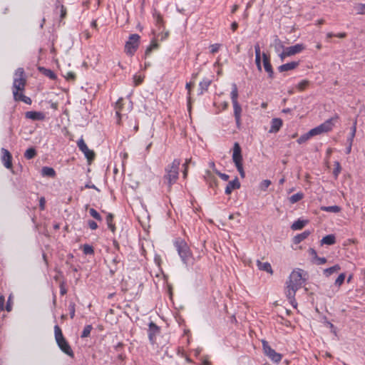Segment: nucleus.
Wrapping results in <instances>:
<instances>
[{"label":"nucleus","mask_w":365,"mask_h":365,"mask_svg":"<svg viewBox=\"0 0 365 365\" xmlns=\"http://www.w3.org/2000/svg\"><path fill=\"white\" fill-rule=\"evenodd\" d=\"M333 120L334 118L328 119L321 125L311 129L309 130V135L313 137L314 135H320L322 133H327L331 130L334 126Z\"/></svg>","instance_id":"obj_6"},{"label":"nucleus","mask_w":365,"mask_h":365,"mask_svg":"<svg viewBox=\"0 0 365 365\" xmlns=\"http://www.w3.org/2000/svg\"><path fill=\"white\" fill-rule=\"evenodd\" d=\"M270 185H271V181L269 180H264L260 183V188L262 190H265Z\"/></svg>","instance_id":"obj_49"},{"label":"nucleus","mask_w":365,"mask_h":365,"mask_svg":"<svg viewBox=\"0 0 365 365\" xmlns=\"http://www.w3.org/2000/svg\"><path fill=\"white\" fill-rule=\"evenodd\" d=\"M120 263V259L118 256H115L112 259L111 264L113 265V267L111 264L110 265V272L112 273V274H113L115 272V271L117 270V265Z\"/></svg>","instance_id":"obj_27"},{"label":"nucleus","mask_w":365,"mask_h":365,"mask_svg":"<svg viewBox=\"0 0 365 365\" xmlns=\"http://www.w3.org/2000/svg\"><path fill=\"white\" fill-rule=\"evenodd\" d=\"M257 266L259 270L265 271L269 274L273 273L271 264L267 262H262L260 260L258 259L257 260Z\"/></svg>","instance_id":"obj_21"},{"label":"nucleus","mask_w":365,"mask_h":365,"mask_svg":"<svg viewBox=\"0 0 365 365\" xmlns=\"http://www.w3.org/2000/svg\"><path fill=\"white\" fill-rule=\"evenodd\" d=\"M315 260L317 261V264H324L327 262V259L325 257H317Z\"/></svg>","instance_id":"obj_57"},{"label":"nucleus","mask_w":365,"mask_h":365,"mask_svg":"<svg viewBox=\"0 0 365 365\" xmlns=\"http://www.w3.org/2000/svg\"><path fill=\"white\" fill-rule=\"evenodd\" d=\"M88 224L89 227L93 230H96L98 228L97 223L96 222H94L93 220H89L88 222Z\"/></svg>","instance_id":"obj_54"},{"label":"nucleus","mask_w":365,"mask_h":365,"mask_svg":"<svg viewBox=\"0 0 365 365\" xmlns=\"http://www.w3.org/2000/svg\"><path fill=\"white\" fill-rule=\"evenodd\" d=\"M157 46H158V45H157V43H152V44L150 46V47L147 48V50H146V53H150V52L151 51V50H152L153 48H156V47H157Z\"/></svg>","instance_id":"obj_61"},{"label":"nucleus","mask_w":365,"mask_h":365,"mask_svg":"<svg viewBox=\"0 0 365 365\" xmlns=\"http://www.w3.org/2000/svg\"><path fill=\"white\" fill-rule=\"evenodd\" d=\"M232 160L235 165L242 163V156L241 154V148L238 143H235L233 148Z\"/></svg>","instance_id":"obj_11"},{"label":"nucleus","mask_w":365,"mask_h":365,"mask_svg":"<svg viewBox=\"0 0 365 365\" xmlns=\"http://www.w3.org/2000/svg\"><path fill=\"white\" fill-rule=\"evenodd\" d=\"M255 63L257 67L258 71H262L261 66V51L259 43H256L255 45Z\"/></svg>","instance_id":"obj_20"},{"label":"nucleus","mask_w":365,"mask_h":365,"mask_svg":"<svg viewBox=\"0 0 365 365\" xmlns=\"http://www.w3.org/2000/svg\"><path fill=\"white\" fill-rule=\"evenodd\" d=\"M282 125V120L280 118H273L271 122V127L269 130L270 133H274L279 130Z\"/></svg>","instance_id":"obj_18"},{"label":"nucleus","mask_w":365,"mask_h":365,"mask_svg":"<svg viewBox=\"0 0 365 365\" xmlns=\"http://www.w3.org/2000/svg\"><path fill=\"white\" fill-rule=\"evenodd\" d=\"M262 342L264 354L273 362L279 363L282 360V355L272 349L267 341L262 340Z\"/></svg>","instance_id":"obj_8"},{"label":"nucleus","mask_w":365,"mask_h":365,"mask_svg":"<svg viewBox=\"0 0 365 365\" xmlns=\"http://www.w3.org/2000/svg\"><path fill=\"white\" fill-rule=\"evenodd\" d=\"M304 271L300 269L293 270L286 283L284 293L289 303L296 308L297 303L295 299L296 292L302 287L305 279L303 277Z\"/></svg>","instance_id":"obj_1"},{"label":"nucleus","mask_w":365,"mask_h":365,"mask_svg":"<svg viewBox=\"0 0 365 365\" xmlns=\"http://www.w3.org/2000/svg\"><path fill=\"white\" fill-rule=\"evenodd\" d=\"M238 27V24L237 22H233L232 24H231V29L233 31H235L237 30Z\"/></svg>","instance_id":"obj_64"},{"label":"nucleus","mask_w":365,"mask_h":365,"mask_svg":"<svg viewBox=\"0 0 365 365\" xmlns=\"http://www.w3.org/2000/svg\"><path fill=\"white\" fill-rule=\"evenodd\" d=\"M307 223L308 220L299 219L292 225L291 228L293 230H302Z\"/></svg>","instance_id":"obj_23"},{"label":"nucleus","mask_w":365,"mask_h":365,"mask_svg":"<svg viewBox=\"0 0 365 365\" xmlns=\"http://www.w3.org/2000/svg\"><path fill=\"white\" fill-rule=\"evenodd\" d=\"M67 290L64 287V286L63 284H61L60 286V293L61 295H64L66 293Z\"/></svg>","instance_id":"obj_63"},{"label":"nucleus","mask_w":365,"mask_h":365,"mask_svg":"<svg viewBox=\"0 0 365 365\" xmlns=\"http://www.w3.org/2000/svg\"><path fill=\"white\" fill-rule=\"evenodd\" d=\"M310 234H311L310 231L305 230L302 233L296 235L293 239L294 243L296 245L299 244L304 240L307 239L309 236Z\"/></svg>","instance_id":"obj_22"},{"label":"nucleus","mask_w":365,"mask_h":365,"mask_svg":"<svg viewBox=\"0 0 365 365\" xmlns=\"http://www.w3.org/2000/svg\"><path fill=\"white\" fill-rule=\"evenodd\" d=\"M143 79H144V76L135 75L133 76L134 85L135 86H138L139 84H140L143 81Z\"/></svg>","instance_id":"obj_47"},{"label":"nucleus","mask_w":365,"mask_h":365,"mask_svg":"<svg viewBox=\"0 0 365 365\" xmlns=\"http://www.w3.org/2000/svg\"><path fill=\"white\" fill-rule=\"evenodd\" d=\"M180 165V160L175 159L173 163L168 165L165 168L164 179L167 181L169 188H170L171 185L174 184L178 178Z\"/></svg>","instance_id":"obj_4"},{"label":"nucleus","mask_w":365,"mask_h":365,"mask_svg":"<svg viewBox=\"0 0 365 365\" xmlns=\"http://www.w3.org/2000/svg\"><path fill=\"white\" fill-rule=\"evenodd\" d=\"M12 299H11V295H10L9 297V299H8V301H7V303H6V309L7 312H10L12 309Z\"/></svg>","instance_id":"obj_52"},{"label":"nucleus","mask_w":365,"mask_h":365,"mask_svg":"<svg viewBox=\"0 0 365 365\" xmlns=\"http://www.w3.org/2000/svg\"><path fill=\"white\" fill-rule=\"evenodd\" d=\"M309 81L307 80H303L301 82H299L297 86V88L300 91H302L304 90H305L307 86H309Z\"/></svg>","instance_id":"obj_41"},{"label":"nucleus","mask_w":365,"mask_h":365,"mask_svg":"<svg viewBox=\"0 0 365 365\" xmlns=\"http://www.w3.org/2000/svg\"><path fill=\"white\" fill-rule=\"evenodd\" d=\"M66 78L68 80H75L76 74L73 72H68L66 73Z\"/></svg>","instance_id":"obj_58"},{"label":"nucleus","mask_w":365,"mask_h":365,"mask_svg":"<svg viewBox=\"0 0 365 365\" xmlns=\"http://www.w3.org/2000/svg\"><path fill=\"white\" fill-rule=\"evenodd\" d=\"M176 250L185 265H192L194 262V257L187 242L183 240H177L174 242Z\"/></svg>","instance_id":"obj_3"},{"label":"nucleus","mask_w":365,"mask_h":365,"mask_svg":"<svg viewBox=\"0 0 365 365\" xmlns=\"http://www.w3.org/2000/svg\"><path fill=\"white\" fill-rule=\"evenodd\" d=\"M45 205H46V200H45L44 197H41L39 199V207H40V209L41 210H43L45 209Z\"/></svg>","instance_id":"obj_55"},{"label":"nucleus","mask_w":365,"mask_h":365,"mask_svg":"<svg viewBox=\"0 0 365 365\" xmlns=\"http://www.w3.org/2000/svg\"><path fill=\"white\" fill-rule=\"evenodd\" d=\"M36 155V151L34 148H28L24 153V157L28 160L34 158Z\"/></svg>","instance_id":"obj_32"},{"label":"nucleus","mask_w":365,"mask_h":365,"mask_svg":"<svg viewBox=\"0 0 365 365\" xmlns=\"http://www.w3.org/2000/svg\"><path fill=\"white\" fill-rule=\"evenodd\" d=\"M357 14H365V4H359L355 6Z\"/></svg>","instance_id":"obj_42"},{"label":"nucleus","mask_w":365,"mask_h":365,"mask_svg":"<svg viewBox=\"0 0 365 365\" xmlns=\"http://www.w3.org/2000/svg\"><path fill=\"white\" fill-rule=\"evenodd\" d=\"M304 197V194L302 192H297L293 195H292L289 200L292 204H294L299 200H301Z\"/></svg>","instance_id":"obj_31"},{"label":"nucleus","mask_w":365,"mask_h":365,"mask_svg":"<svg viewBox=\"0 0 365 365\" xmlns=\"http://www.w3.org/2000/svg\"><path fill=\"white\" fill-rule=\"evenodd\" d=\"M274 43L277 52H279L281 49L284 50L285 48L282 42L278 38L274 39Z\"/></svg>","instance_id":"obj_38"},{"label":"nucleus","mask_w":365,"mask_h":365,"mask_svg":"<svg viewBox=\"0 0 365 365\" xmlns=\"http://www.w3.org/2000/svg\"><path fill=\"white\" fill-rule=\"evenodd\" d=\"M285 49L287 51V54L291 56L302 51L304 49V46L303 44L298 43L294 46L287 47Z\"/></svg>","instance_id":"obj_16"},{"label":"nucleus","mask_w":365,"mask_h":365,"mask_svg":"<svg viewBox=\"0 0 365 365\" xmlns=\"http://www.w3.org/2000/svg\"><path fill=\"white\" fill-rule=\"evenodd\" d=\"M211 83V80L208 78L203 79L199 84L200 93H202L205 91H207Z\"/></svg>","instance_id":"obj_28"},{"label":"nucleus","mask_w":365,"mask_h":365,"mask_svg":"<svg viewBox=\"0 0 365 365\" xmlns=\"http://www.w3.org/2000/svg\"><path fill=\"white\" fill-rule=\"evenodd\" d=\"M321 210L326 212L337 213L341 211V207L338 205L323 206L321 207Z\"/></svg>","instance_id":"obj_29"},{"label":"nucleus","mask_w":365,"mask_h":365,"mask_svg":"<svg viewBox=\"0 0 365 365\" xmlns=\"http://www.w3.org/2000/svg\"><path fill=\"white\" fill-rule=\"evenodd\" d=\"M216 174L223 180L227 181L229 179V175L225 173H222L219 172L218 170H215Z\"/></svg>","instance_id":"obj_51"},{"label":"nucleus","mask_w":365,"mask_h":365,"mask_svg":"<svg viewBox=\"0 0 365 365\" xmlns=\"http://www.w3.org/2000/svg\"><path fill=\"white\" fill-rule=\"evenodd\" d=\"M345 278L346 274L344 273H341L335 280L334 284L338 287H341V285L344 283Z\"/></svg>","instance_id":"obj_37"},{"label":"nucleus","mask_w":365,"mask_h":365,"mask_svg":"<svg viewBox=\"0 0 365 365\" xmlns=\"http://www.w3.org/2000/svg\"><path fill=\"white\" fill-rule=\"evenodd\" d=\"M122 101L123 99L120 98L118 100V101L115 103V113L116 115L119 118V120H118V123L120 124V110H121V106H122Z\"/></svg>","instance_id":"obj_36"},{"label":"nucleus","mask_w":365,"mask_h":365,"mask_svg":"<svg viewBox=\"0 0 365 365\" xmlns=\"http://www.w3.org/2000/svg\"><path fill=\"white\" fill-rule=\"evenodd\" d=\"M325 323H326L327 326H328L329 328L331 329V331L336 335V328L334 326V324L332 323H331L330 322H328V321H327Z\"/></svg>","instance_id":"obj_56"},{"label":"nucleus","mask_w":365,"mask_h":365,"mask_svg":"<svg viewBox=\"0 0 365 365\" xmlns=\"http://www.w3.org/2000/svg\"><path fill=\"white\" fill-rule=\"evenodd\" d=\"M61 19H63L66 16V9L63 5H60Z\"/></svg>","instance_id":"obj_53"},{"label":"nucleus","mask_w":365,"mask_h":365,"mask_svg":"<svg viewBox=\"0 0 365 365\" xmlns=\"http://www.w3.org/2000/svg\"><path fill=\"white\" fill-rule=\"evenodd\" d=\"M83 252L86 255H92L94 252L93 247L89 245H83Z\"/></svg>","instance_id":"obj_45"},{"label":"nucleus","mask_w":365,"mask_h":365,"mask_svg":"<svg viewBox=\"0 0 365 365\" xmlns=\"http://www.w3.org/2000/svg\"><path fill=\"white\" fill-rule=\"evenodd\" d=\"M311 137H312V135H309V131L307 133H305L304 135H301L298 139H297V143L299 144H302V143H305L307 140H309Z\"/></svg>","instance_id":"obj_44"},{"label":"nucleus","mask_w":365,"mask_h":365,"mask_svg":"<svg viewBox=\"0 0 365 365\" xmlns=\"http://www.w3.org/2000/svg\"><path fill=\"white\" fill-rule=\"evenodd\" d=\"M230 97L232 103H238L237 98H238V89L237 87V85L235 83H232V91L230 93Z\"/></svg>","instance_id":"obj_26"},{"label":"nucleus","mask_w":365,"mask_h":365,"mask_svg":"<svg viewBox=\"0 0 365 365\" xmlns=\"http://www.w3.org/2000/svg\"><path fill=\"white\" fill-rule=\"evenodd\" d=\"M159 331L160 329L153 322H150L149 324L148 337L152 344L155 343V336L159 333Z\"/></svg>","instance_id":"obj_13"},{"label":"nucleus","mask_w":365,"mask_h":365,"mask_svg":"<svg viewBox=\"0 0 365 365\" xmlns=\"http://www.w3.org/2000/svg\"><path fill=\"white\" fill-rule=\"evenodd\" d=\"M206 182L210 187H215L217 186V180L210 171L207 170L204 176Z\"/></svg>","instance_id":"obj_17"},{"label":"nucleus","mask_w":365,"mask_h":365,"mask_svg":"<svg viewBox=\"0 0 365 365\" xmlns=\"http://www.w3.org/2000/svg\"><path fill=\"white\" fill-rule=\"evenodd\" d=\"M39 70L47 77L51 79H55L56 78V74L51 69H47L45 68H39Z\"/></svg>","instance_id":"obj_33"},{"label":"nucleus","mask_w":365,"mask_h":365,"mask_svg":"<svg viewBox=\"0 0 365 365\" xmlns=\"http://www.w3.org/2000/svg\"><path fill=\"white\" fill-rule=\"evenodd\" d=\"M341 167L340 163L338 161L334 162V169L333 170V174L335 178H337L339 174L341 173Z\"/></svg>","instance_id":"obj_40"},{"label":"nucleus","mask_w":365,"mask_h":365,"mask_svg":"<svg viewBox=\"0 0 365 365\" xmlns=\"http://www.w3.org/2000/svg\"><path fill=\"white\" fill-rule=\"evenodd\" d=\"M336 242V238L334 235H328L324 237L321 240L322 245H331Z\"/></svg>","instance_id":"obj_24"},{"label":"nucleus","mask_w":365,"mask_h":365,"mask_svg":"<svg viewBox=\"0 0 365 365\" xmlns=\"http://www.w3.org/2000/svg\"><path fill=\"white\" fill-rule=\"evenodd\" d=\"M41 173L43 176L54 177L56 175L55 170L50 167H43L41 170Z\"/></svg>","instance_id":"obj_30"},{"label":"nucleus","mask_w":365,"mask_h":365,"mask_svg":"<svg viewBox=\"0 0 365 365\" xmlns=\"http://www.w3.org/2000/svg\"><path fill=\"white\" fill-rule=\"evenodd\" d=\"M54 334L55 339L60 349L68 356H73V352L72 351V349L69 344L68 343V341L64 338L62 331L59 326L58 325H56L54 327Z\"/></svg>","instance_id":"obj_5"},{"label":"nucleus","mask_w":365,"mask_h":365,"mask_svg":"<svg viewBox=\"0 0 365 365\" xmlns=\"http://www.w3.org/2000/svg\"><path fill=\"white\" fill-rule=\"evenodd\" d=\"M1 162L5 168L7 169H12V155L10 152L5 149L1 148Z\"/></svg>","instance_id":"obj_10"},{"label":"nucleus","mask_w":365,"mask_h":365,"mask_svg":"<svg viewBox=\"0 0 365 365\" xmlns=\"http://www.w3.org/2000/svg\"><path fill=\"white\" fill-rule=\"evenodd\" d=\"M89 213L96 220H97L98 221H101L102 220L101 216L100 215V214L95 209L90 208L89 209Z\"/></svg>","instance_id":"obj_43"},{"label":"nucleus","mask_w":365,"mask_h":365,"mask_svg":"<svg viewBox=\"0 0 365 365\" xmlns=\"http://www.w3.org/2000/svg\"><path fill=\"white\" fill-rule=\"evenodd\" d=\"M78 147L79 150L83 153L85 156L88 160H91L94 158L95 154L94 152L90 150L86 145L83 138H81L77 143Z\"/></svg>","instance_id":"obj_9"},{"label":"nucleus","mask_w":365,"mask_h":365,"mask_svg":"<svg viewBox=\"0 0 365 365\" xmlns=\"http://www.w3.org/2000/svg\"><path fill=\"white\" fill-rule=\"evenodd\" d=\"M309 253L311 256H312L314 258V259L318 257L316 250L313 248H310L309 250Z\"/></svg>","instance_id":"obj_60"},{"label":"nucleus","mask_w":365,"mask_h":365,"mask_svg":"<svg viewBox=\"0 0 365 365\" xmlns=\"http://www.w3.org/2000/svg\"><path fill=\"white\" fill-rule=\"evenodd\" d=\"M75 303L74 302H70L68 305V309L70 311V317L71 319H73L75 316Z\"/></svg>","instance_id":"obj_48"},{"label":"nucleus","mask_w":365,"mask_h":365,"mask_svg":"<svg viewBox=\"0 0 365 365\" xmlns=\"http://www.w3.org/2000/svg\"><path fill=\"white\" fill-rule=\"evenodd\" d=\"M93 327L91 325H86L83 331H82V334H81V337L82 338H86V337H88L89 336L90 334H91V331L92 330Z\"/></svg>","instance_id":"obj_39"},{"label":"nucleus","mask_w":365,"mask_h":365,"mask_svg":"<svg viewBox=\"0 0 365 365\" xmlns=\"http://www.w3.org/2000/svg\"><path fill=\"white\" fill-rule=\"evenodd\" d=\"M238 172L240 173V175L242 178H245V171H244V169H243V167H242V163L241 164H238V165H235Z\"/></svg>","instance_id":"obj_50"},{"label":"nucleus","mask_w":365,"mask_h":365,"mask_svg":"<svg viewBox=\"0 0 365 365\" xmlns=\"http://www.w3.org/2000/svg\"><path fill=\"white\" fill-rule=\"evenodd\" d=\"M113 215L110 213L108 214V215L106 217V222H107L108 227L113 232H114L115 230V227L113 224Z\"/></svg>","instance_id":"obj_34"},{"label":"nucleus","mask_w":365,"mask_h":365,"mask_svg":"<svg viewBox=\"0 0 365 365\" xmlns=\"http://www.w3.org/2000/svg\"><path fill=\"white\" fill-rule=\"evenodd\" d=\"M262 57L263 61L264 68L265 71L268 73L269 77L272 78L274 77V71L272 69V66L270 63L269 58L265 53H262Z\"/></svg>","instance_id":"obj_12"},{"label":"nucleus","mask_w":365,"mask_h":365,"mask_svg":"<svg viewBox=\"0 0 365 365\" xmlns=\"http://www.w3.org/2000/svg\"><path fill=\"white\" fill-rule=\"evenodd\" d=\"M26 84V78L23 68H19L16 70L14 76L12 85V93L14 99L16 101H22L28 105L31 104L32 101L29 97L24 95Z\"/></svg>","instance_id":"obj_2"},{"label":"nucleus","mask_w":365,"mask_h":365,"mask_svg":"<svg viewBox=\"0 0 365 365\" xmlns=\"http://www.w3.org/2000/svg\"><path fill=\"white\" fill-rule=\"evenodd\" d=\"M4 297L3 296L0 297V312L4 309Z\"/></svg>","instance_id":"obj_62"},{"label":"nucleus","mask_w":365,"mask_h":365,"mask_svg":"<svg viewBox=\"0 0 365 365\" xmlns=\"http://www.w3.org/2000/svg\"><path fill=\"white\" fill-rule=\"evenodd\" d=\"M279 58L282 61H283L286 57L289 56L288 54H287V51L284 48L282 53L279 54Z\"/></svg>","instance_id":"obj_59"},{"label":"nucleus","mask_w":365,"mask_h":365,"mask_svg":"<svg viewBox=\"0 0 365 365\" xmlns=\"http://www.w3.org/2000/svg\"><path fill=\"white\" fill-rule=\"evenodd\" d=\"M240 187V182L237 178H235L233 180L228 182L225 187V193L230 195L234 190L239 189Z\"/></svg>","instance_id":"obj_15"},{"label":"nucleus","mask_w":365,"mask_h":365,"mask_svg":"<svg viewBox=\"0 0 365 365\" xmlns=\"http://www.w3.org/2000/svg\"><path fill=\"white\" fill-rule=\"evenodd\" d=\"M340 269H341L340 266L339 264H335L333 267L325 269L324 270V274L326 277H329L332 274L338 272Z\"/></svg>","instance_id":"obj_25"},{"label":"nucleus","mask_w":365,"mask_h":365,"mask_svg":"<svg viewBox=\"0 0 365 365\" xmlns=\"http://www.w3.org/2000/svg\"><path fill=\"white\" fill-rule=\"evenodd\" d=\"M221 46L222 45L220 43H214V44L210 45V53L214 54V53L218 52Z\"/></svg>","instance_id":"obj_46"},{"label":"nucleus","mask_w":365,"mask_h":365,"mask_svg":"<svg viewBox=\"0 0 365 365\" xmlns=\"http://www.w3.org/2000/svg\"><path fill=\"white\" fill-rule=\"evenodd\" d=\"M140 36L138 34H132L130 36L128 41L125 45V52L129 55L133 56L137 50L139 44Z\"/></svg>","instance_id":"obj_7"},{"label":"nucleus","mask_w":365,"mask_h":365,"mask_svg":"<svg viewBox=\"0 0 365 365\" xmlns=\"http://www.w3.org/2000/svg\"><path fill=\"white\" fill-rule=\"evenodd\" d=\"M234 108V115L235 118H241L242 108L239 103H232Z\"/></svg>","instance_id":"obj_35"},{"label":"nucleus","mask_w":365,"mask_h":365,"mask_svg":"<svg viewBox=\"0 0 365 365\" xmlns=\"http://www.w3.org/2000/svg\"><path fill=\"white\" fill-rule=\"evenodd\" d=\"M25 116L32 120H43L45 118V114L40 111H27Z\"/></svg>","instance_id":"obj_14"},{"label":"nucleus","mask_w":365,"mask_h":365,"mask_svg":"<svg viewBox=\"0 0 365 365\" xmlns=\"http://www.w3.org/2000/svg\"><path fill=\"white\" fill-rule=\"evenodd\" d=\"M299 66V62L292 61L285 64H282L278 67L279 72H284L295 69Z\"/></svg>","instance_id":"obj_19"}]
</instances>
